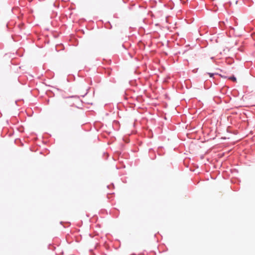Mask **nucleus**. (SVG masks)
Returning a JSON list of instances; mask_svg holds the SVG:
<instances>
[{
    "instance_id": "f257e3e1",
    "label": "nucleus",
    "mask_w": 255,
    "mask_h": 255,
    "mask_svg": "<svg viewBox=\"0 0 255 255\" xmlns=\"http://www.w3.org/2000/svg\"><path fill=\"white\" fill-rule=\"evenodd\" d=\"M65 103L67 106L71 107H76L75 105V103L73 102V99L69 98L66 101Z\"/></svg>"
},
{
    "instance_id": "f03ea898",
    "label": "nucleus",
    "mask_w": 255,
    "mask_h": 255,
    "mask_svg": "<svg viewBox=\"0 0 255 255\" xmlns=\"http://www.w3.org/2000/svg\"><path fill=\"white\" fill-rule=\"evenodd\" d=\"M230 79L232 80L234 82H237L236 78L235 77H234V76L230 77Z\"/></svg>"
},
{
    "instance_id": "7ed1b4c3",
    "label": "nucleus",
    "mask_w": 255,
    "mask_h": 255,
    "mask_svg": "<svg viewBox=\"0 0 255 255\" xmlns=\"http://www.w3.org/2000/svg\"><path fill=\"white\" fill-rule=\"evenodd\" d=\"M209 74L211 77H212L213 76V74L209 73Z\"/></svg>"
}]
</instances>
